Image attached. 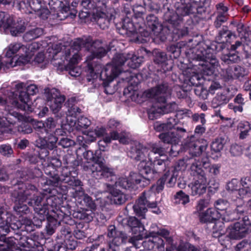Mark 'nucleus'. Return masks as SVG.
<instances>
[{
  "mask_svg": "<svg viewBox=\"0 0 251 251\" xmlns=\"http://www.w3.org/2000/svg\"><path fill=\"white\" fill-rule=\"evenodd\" d=\"M201 40V36L199 35L189 39V58L194 62L189 61V69L196 72L189 77V83L196 87L189 91H193L200 98L205 100L207 98L208 91L200 85L199 81L201 78L205 79L204 75H212L219 62L210 52V49L205 48L206 45Z\"/></svg>",
  "mask_w": 251,
  "mask_h": 251,
  "instance_id": "f257e3e1",
  "label": "nucleus"
},
{
  "mask_svg": "<svg viewBox=\"0 0 251 251\" xmlns=\"http://www.w3.org/2000/svg\"><path fill=\"white\" fill-rule=\"evenodd\" d=\"M165 150L154 145L152 150L148 149L141 144L132 146L128 156L136 161H140L138 165L139 172L148 176V180L153 179L165 169L167 157Z\"/></svg>",
  "mask_w": 251,
  "mask_h": 251,
  "instance_id": "f03ea898",
  "label": "nucleus"
},
{
  "mask_svg": "<svg viewBox=\"0 0 251 251\" xmlns=\"http://www.w3.org/2000/svg\"><path fill=\"white\" fill-rule=\"evenodd\" d=\"M143 59V57L137 56L132 53L115 54L111 63L107 64L100 74V78L104 81L105 93L112 94L108 92V86L106 85V83L113 81L121 73V67L124 63L126 62L130 68L135 69L140 66Z\"/></svg>",
  "mask_w": 251,
  "mask_h": 251,
  "instance_id": "7ed1b4c3",
  "label": "nucleus"
},
{
  "mask_svg": "<svg viewBox=\"0 0 251 251\" xmlns=\"http://www.w3.org/2000/svg\"><path fill=\"white\" fill-rule=\"evenodd\" d=\"M170 95L167 84L159 85L145 91L143 96L148 98H153L156 101L148 110L149 118L154 120L161 115L174 110L175 103L166 104V97Z\"/></svg>",
  "mask_w": 251,
  "mask_h": 251,
  "instance_id": "20e7f679",
  "label": "nucleus"
},
{
  "mask_svg": "<svg viewBox=\"0 0 251 251\" xmlns=\"http://www.w3.org/2000/svg\"><path fill=\"white\" fill-rule=\"evenodd\" d=\"M83 156L86 162L82 164V167L84 170L90 171L91 176L96 179L115 175L114 169L105 164V160L100 154H97V152L94 154L91 151H87L83 153Z\"/></svg>",
  "mask_w": 251,
  "mask_h": 251,
  "instance_id": "39448f33",
  "label": "nucleus"
},
{
  "mask_svg": "<svg viewBox=\"0 0 251 251\" xmlns=\"http://www.w3.org/2000/svg\"><path fill=\"white\" fill-rule=\"evenodd\" d=\"M166 181L165 178L163 177L160 178L156 184L153 185L150 190L142 193V196L136 201L133 206L134 211L136 215L142 218H145V213L147 211V208H154L157 206L156 202L150 201L151 198L154 196L155 193H159L163 190Z\"/></svg>",
  "mask_w": 251,
  "mask_h": 251,
  "instance_id": "423d86ee",
  "label": "nucleus"
},
{
  "mask_svg": "<svg viewBox=\"0 0 251 251\" xmlns=\"http://www.w3.org/2000/svg\"><path fill=\"white\" fill-rule=\"evenodd\" d=\"M82 40H87L88 41L86 46H83L82 48H85L88 50H89L92 53L91 56H87L86 61L88 62V76L91 78H88V81H90L91 79H95L97 77L98 75L101 73L102 71H100L101 66L100 65H96L94 67L92 64H91L90 61L93 58L96 57L100 58L104 56L107 52V50L103 47L102 43L99 40L95 41L91 43V39L90 38H79Z\"/></svg>",
  "mask_w": 251,
  "mask_h": 251,
  "instance_id": "0eeeda50",
  "label": "nucleus"
},
{
  "mask_svg": "<svg viewBox=\"0 0 251 251\" xmlns=\"http://www.w3.org/2000/svg\"><path fill=\"white\" fill-rule=\"evenodd\" d=\"M5 50V56L9 58V61H5L7 67L21 66L30 62V54L27 52V47L22 43H11Z\"/></svg>",
  "mask_w": 251,
  "mask_h": 251,
  "instance_id": "6e6552de",
  "label": "nucleus"
},
{
  "mask_svg": "<svg viewBox=\"0 0 251 251\" xmlns=\"http://www.w3.org/2000/svg\"><path fill=\"white\" fill-rule=\"evenodd\" d=\"M134 21H131L128 18L124 20L122 23L121 34H126L128 36L133 35L136 38V42L143 43L146 42L145 39L141 38V37H148L149 36V32L144 29V27L139 23L143 22L144 13L140 12L138 13H135Z\"/></svg>",
  "mask_w": 251,
  "mask_h": 251,
  "instance_id": "1a4fd4ad",
  "label": "nucleus"
},
{
  "mask_svg": "<svg viewBox=\"0 0 251 251\" xmlns=\"http://www.w3.org/2000/svg\"><path fill=\"white\" fill-rule=\"evenodd\" d=\"M73 197L76 201L81 206H85L89 209L83 210L75 213V217L86 222L91 221L96 216L95 211L96 205L92 198L87 194H85L82 188L75 190L73 193Z\"/></svg>",
  "mask_w": 251,
  "mask_h": 251,
  "instance_id": "9d476101",
  "label": "nucleus"
},
{
  "mask_svg": "<svg viewBox=\"0 0 251 251\" xmlns=\"http://www.w3.org/2000/svg\"><path fill=\"white\" fill-rule=\"evenodd\" d=\"M88 41L76 39L73 43V45L69 49L65 50V55L63 56L64 60L69 62L67 66V70L69 71L70 75L73 76H79L81 73L80 69L76 67L78 61L80 59L78 51L81 49V47L86 46Z\"/></svg>",
  "mask_w": 251,
  "mask_h": 251,
  "instance_id": "9b49d317",
  "label": "nucleus"
},
{
  "mask_svg": "<svg viewBox=\"0 0 251 251\" xmlns=\"http://www.w3.org/2000/svg\"><path fill=\"white\" fill-rule=\"evenodd\" d=\"M62 50V47L61 44L53 45L51 47L48 48L45 54L42 52L38 53L34 58L33 62L35 64L42 63L44 66L51 62L54 66H61L64 63V60H63V58H61L56 62L55 61L58 60V57L63 53L61 51Z\"/></svg>",
  "mask_w": 251,
  "mask_h": 251,
  "instance_id": "f8f14e48",
  "label": "nucleus"
},
{
  "mask_svg": "<svg viewBox=\"0 0 251 251\" xmlns=\"http://www.w3.org/2000/svg\"><path fill=\"white\" fill-rule=\"evenodd\" d=\"M45 124V133L48 135L47 137H39L36 140V146L42 149L52 150L56 147L57 138L52 134L53 130L56 126V122L52 118H48Z\"/></svg>",
  "mask_w": 251,
  "mask_h": 251,
  "instance_id": "ddd939ff",
  "label": "nucleus"
},
{
  "mask_svg": "<svg viewBox=\"0 0 251 251\" xmlns=\"http://www.w3.org/2000/svg\"><path fill=\"white\" fill-rule=\"evenodd\" d=\"M146 31L153 36V40L164 41L167 38V29L164 28L158 18L154 15H150L146 18V22L142 25Z\"/></svg>",
  "mask_w": 251,
  "mask_h": 251,
  "instance_id": "4468645a",
  "label": "nucleus"
},
{
  "mask_svg": "<svg viewBox=\"0 0 251 251\" xmlns=\"http://www.w3.org/2000/svg\"><path fill=\"white\" fill-rule=\"evenodd\" d=\"M21 117V115L18 112L15 111L11 112L9 111L7 115V117L0 118V119H6L5 121V126L2 128L3 129H5V130L1 134L4 132L15 133L16 130L24 134L31 133L32 129L30 126L27 124L22 123L20 125L15 126L16 123L19 121Z\"/></svg>",
  "mask_w": 251,
  "mask_h": 251,
  "instance_id": "2eb2a0df",
  "label": "nucleus"
},
{
  "mask_svg": "<svg viewBox=\"0 0 251 251\" xmlns=\"http://www.w3.org/2000/svg\"><path fill=\"white\" fill-rule=\"evenodd\" d=\"M227 236L231 239L239 240L251 233V221L247 216L228 227Z\"/></svg>",
  "mask_w": 251,
  "mask_h": 251,
  "instance_id": "dca6fc26",
  "label": "nucleus"
},
{
  "mask_svg": "<svg viewBox=\"0 0 251 251\" xmlns=\"http://www.w3.org/2000/svg\"><path fill=\"white\" fill-rule=\"evenodd\" d=\"M227 236L231 239L239 240L251 233V221L247 216L228 227Z\"/></svg>",
  "mask_w": 251,
  "mask_h": 251,
  "instance_id": "f3484780",
  "label": "nucleus"
},
{
  "mask_svg": "<svg viewBox=\"0 0 251 251\" xmlns=\"http://www.w3.org/2000/svg\"><path fill=\"white\" fill-rule=\"evenodd\" d=\"M27 93L24 91L20 92L18 100H14L13 104L17 106V108L27 112H32L35 105L30 100L29 95L36 94L38 89L35 84H30L26 87Z\"/></svg>",
  "mask_w": 251,
  "mask_h": 251,
  "instance_id": "a211bd4d",
  "label": "nucleus"
},
{
  "mask_svg": "<svg viewBox=\"0 0 251 251\" xmlns=\"http://www.w3.org/2000/svg\"><path fill=\"white\" fill-rule=\"evenodd\" d=\"M157 235L162 236L169 242L172 241V239L169 237V232L164 228H161L158 229L157 231L150 232L148 235H146V237H152L153 239H149L144 242L143 243V246L149 250L157 248L159 251H164V241L161 238L157 237Z\"/></svg>",
  "mask_w": 251,
  "mask_h": 251,
  "instance_id": "6ab92c4d",
  "label": "nucleus"
},
{
  "mask_svg": "<svg viewBox=\"0 0 251 251\" xmlns=\"http://www.w3.org/2000/svg\"><path fill=\"white\" fill-rule=\"evenodd\" d=\"M186 132V130L183 128L177 127L172 131L168 132L162 133L159 136L160 139L164 143L170 144L173 146L170 150V154L176 156L178 153L177 150H174V148L180 142V138Z\"/></svg>",
  "mask_w": 251,
  "mask_h": 251,
  "instance_id": "aec40b11",
  "label": "nucleus"
},
{
  "mask_svg": "<svg viewBox=\"0 0 251 251\" xmlns=\"http://www.w3.org/2000/svg\"><path fill=\"white\" fill-rule=\"evenodd\" d=\"M18 197L19 201L22 202L25 201L27 199H30V201L28 203L32 206H39L42 205L43 197L38 195L36 187L31 184L26 185L25 189L23 192L20 191Z\"/></svg>",
  "mask_w": 251,
  "mask_h": 251,
  "instance_id": "412c9836",
  "label": "nucleus"
},
{
  "mask_svg": "<svg viewBox=\"0 0 251 251\" xmlns=\"http://www.w3.org/2000/svg\"><path fill=\"white\" fill-rule=\"evenodd\" d=\"M107 236L113 238L112 242L109 244L110 249L113 251H121V246L126 243L127 237L126 235L120 231H117L113 225L108 226Z\"/></svg>",
  "mask_w": 251,
  "mask_h": 251,
  "instance_id": "4be33fe9",
  "label": "nucleus"
},
{
  "mask_svg": "<svg viewBox=\"0 0 251 251\" xmlns=\"http://www.w3.org/2000/svg\"><path fill=\"white\" fill-rule=\"evenodd\" d=\"M46 91V98L49 105L54 113H57L62 107L65 100V97L60 94V92L55 88L48 90Z\"/></svg>",
  "mask_w": 251,
  "mask_h": 251,
  "instance_id": "5701e85b",
  "label": "nucleus"
},
{
  "mask_svg": "<svg viewBox=\"0 0 251 251\" xmlns=\"http://www.w3.org/2000/svg\"><path fill=\"white\" fill-rule=\"evenodd\" d=\"M60 181L67 183L68 185L72 186L74 189L78 190L79 188H82V182L80 180L76 179L74 176H70V174L66 173V176L63 174L61 176H59L58 175H54L53 176L47 180V185L56 186L58 185Z\"/></svg>",
  "mask_w": 251,
  "mask_h": 251,
  "instance_id": "b1692460",
  "label": "nucleus"
},
{
  "mask_svg": "<svg viewBox=\"0 0 251 251\" xmlns=\"http://www.w3.org/2000/svg\"><path fill=\"white\" fill-rule=\"evenodd\" d=\"M206 0H189V18L196 25L201 20V15L205 11L204 5Z\"/></svg>",
  "mask_w": 251,
  "mask_h": 251,
  "instance_id": "393cba45",
  "label": "nucleus"
},
{
  "mask_svg": "<svg viewBox=\"0 0 251 251\" xmlns=\"http://www.w3.org/2000/svg\"><path fill=\"white\" fill-rule=\"evenodd\" d=\"M128 225L132 228V231L135 235L128 240L129 243L136 245L137 241L141 240L146 237L145 233L144 226L135 217H130L127 221Z\"/></svg>",
  "mask_w": 251,
  "mask_h": 251,
  "instance_id": "a878e982",
  "label": "nucleus"
},
{
  "mask_svg": "<svg viewBox=\"0 0 251 251\" xmlns=\"http://www.w3.org/2000/svg\"><path fill=\"white\" fill-rule=\"evenodd\" d=\"M208 142L203 139H195L194 136L189 138V155L193 157H199L205 152L208 147Z\"/></svg>",
  "mask_w": 251,
  "mask_h": 251,
  "instance_id": "bb28decb",
  "label": "nucleus"
},
{
  "mask_svg": "<svg viewBox=\"0 0 251 251\" xmlns=\"http://www.w3.org/2000/svg\"><path fill=\"white\" fill-rule=\"evenodd\" d=\"M247 213V207L242 200H239L238 204L232 212L228 211L223 218V221L227 222L237 220L245 217Z\"/></svg>",
  "mask_w": 251,
  "mask_h": 251,
  "instance_id": "cd10ccee",
  "label": "nucleus"
},
{
  "mask_svg": "<svg viewBox=\"0 0 251 251\" xmlns=\"http://www.w3.org/2000/svg\"><path fill=\"white\" fill-rule=\"evenodd\" d=\"M208 156V153H206V157L202 158L201 160L200 158L191 159L190 169L192 175H197L199 179L200 177L203 178L204 177L202 174V168L203 167L205 168H207V165L209 164Z\"/></svg>",
  "mask_w": 251,
  "mask_h": 251,
  "instance_id": "c85d7f7f",
  "label": "nucleus"
},
{
  "mask_svg": "<svg viewBox=\"0 0 251 251\" xmlns=\"http://www.w3.org/2000/svg\"><path fill=\"white\" fill-rule=\"evenodd\" d=\"M229 93V89L227 88L223 90L222 92L217 93L211 101V107L216 108L227 103L232 97Z\"/></svg>",
  "mask_w": 251,
  "mask_h": 251,
  "instance_id": "c756f323",
  "label": "nucleus"
},
{
  "mask_svg": "<svg viewBox=\"0 0 251 251\" xmlns=\"http://www.w3.org/2000/svg\"><path fill=\"white\" fill-rule=\"evenodd\" d=\"M13 17L9 14L0 12V30L8 34L14 23Z\"/></svg>",
  "mask_w": 251,
  "mask_h": 251,
  "instance_id": "7c9ffc66",
  "label": "nucleus"
},
{
  "mask_svg": "<svg viewBox=\"0 0 251 251\" xmlns=\"http://www.w3.org/2000/svg\"><path fill=\"white\" fill-rule=\"evenodd\" d=\"M220 217L218 211L213 208H208L200 214V220L201 223H215Z\"/></svg>",
  "mask_w": 251,
  "mask_h": 251,
  "instance_id": "2f4dec72",
  "label": "nucleus"
},
{
  "mask_svg": "<svg viewBox=\"0 0 251 251\" xmlns=\"http://www.w3.org/2000/svg\"><path fill=\"white\" fill-rule=\"evenodd\" d=\"M206 180L204 177H201V182L199 180H196L191 187L192 195H200L205 193L206 190Z\"/></svg>",
  "mask_w": 251,
  "mask_h": 251,
  "instance_id": "473e14b6",
  "label": "nucleus"
},
{
  "mask_svg": "<svg viewBox=\"0 0 251 251\" xmlns=\"http://www.w3.org/2000/svg\"><path fill=\"white\" fill-rule=\"evenodd\" d=\"M111 140H119V142L122 144H126L128 141V139L125 134L123 133L119 134L116 131L111 132L110 136H105L103 141L105 143L108 144L111 142Z\"/></svg>",
  "mask_w": 251,
  "mask_h": 251,
  "instance_id": "72a5a7b5",
  "label": "nucleus"
},
{
  "mask_svg": "<svg viewBox=\"0 0 251 251\" xmlns=\"http://www.w3.org/2000/svg\"><path fill=\"white\" fill-rule=\"evenodd\" d=\"M140 173L141 174L134 172L130 173L129 177L130 179V181L133 182L132 188L135 185L141 184L142 182H145V181L149 182L150 180H148V176L147 175H142L140 172Z\"/></svg>",
  "mask_w": 251,
  "mask_h": 251,
  "instance_id": "f704fd0d",
  "label": "nucleus"
},
{
  "mask_svg": "<svg viewBox=\"0 0 251 251\" xmlns=\"http://www.w3.org/2000/svg\"><path fill=\"white\" fill-rule=\"evenodd\" d=\"M126 196L120 191L113 190L111 192V201L115 204L121 205L125 203L126 200Z\"/></svg>",
  "mask_w": 251,
  "mask_h": 251,
  "instance_id": "c9c22d12",
  "label": "nucleus"
},
{
  "mask_svg": "<svg viewBox=\"0 0 251 251\" xmlns=\"http://www.w3.org/2000/svg\"><path fill=\"white\" fill-rule=\"evenodd\" d=\"M222 61L226 64H231L238 63L240 58L237 53H231L223 54L221 56Z\"/></svg>",
  "mask_w": 251,
  "mask_h": 251,
  "instance_id": "e433bc0d",
  "label": "nucleus"
},
{
  "mask_svg": "<svg viewBox=\"0 0 251 251\" xmlns=\"http://www.w3.org/2000/svg\"><path fill=\"white\" fill-rule=\"evenodd\" d=\"M43 33L41 28H36L26 32L23 36V39L26 42H29L39 37Z\"/></svg>",
  "mask_w": 251,
  "mask_h": 251,
  "instance_id": "4c0bfd02",
  "label": "nucleus"
},
{
  "mask_svg": "<svg viewBox=\"0 0 251 251\" xmlns=\"http://www.w3.org/2000/svg\"><path fill=\"white\" fill-rule=\"evenodd\" d=\"M180 80L182 81V84L179 86V93L180 95L178 94V97H181L182 98L186 97L187 95L188 91V76H185V74L183 73L179 76Z\"/></svg>",
  "mask_w": 251,
  "mask_h": 251,
  "instance_id": "58836bf2",
  "label": "nucleus"
},
{
  "mask_svg": "<svg viewBox=\"0 0 251 251\" xmlns=\"http://www.w3.org/2000/svg\"><path fill=\"white\" fill-rule=\"evenodd\" d=\"M70 122L72 124L74 122V125L78 130H80L81 128H87L91 125V121L84 117H81L78 118L77 123H76L75 120L73 119H70Z\"/></svg>",
  "mask_w": 251,
  "mask_h": 251,
  "instance_id": "ea45409f",
  "label": "nucleus"
},
{
  "mask_svg": "<svg viewBox=\"0 0 251 251\" xmlns=\"http://www.w3.org/2000/svg\"><path fill=\"white\" fill-rule=\"evenodd\" d=\"M225 145V140L223 138H218L212 142L211 150L215 153H219L223 150Z\"/></svg>",
  "mask_w": 251,
  "mask_h": 251,
  "instance_id": "a19ab883",
  "label": "nucleus"
},
{
  "mask_svg": "<svg viewBox=\"0 0 251 251\" xmlns=\"http://www.w3.org/2000/svg\"><path fill=\"white\" fill-rule=\"evenodd\" d=\"M25 27L24 23H14L9 33L13 36H18L21 33L25 31Z\"/></svg>",
  "mask_w": 251,
  "mask_h": 251,
  "instance_id": "79ce46f5",
  "label": "nucleus"
},
{
  "mask_svg": "<svg viewBox=\"0 0 251 251\" xmlns=\"http://www.w3.org/2000/svg\"><path fill=\"white\" fill-rule=\"evenodd\" d=\"M61 163L60 161L57 158H52L50 161V163L47 166V167L45 168L44 171L45 173L49 176V177L48 178L47 180H48L49 178H50L51 176H53L54 175H56L54 173H51V172L48 171V168H52L53 170H55L56 168L58 167L61 166Z\"/></svg>",
  "mask_w": 251,
  "mask_h": 251,
  "instance_id": "37998d69",
  "label": "nucleus"
},
{
  "mask_svg": "<svg viewBox=\"0 0 251 251\" xmlns=\"http://www.w3.org/2000/svg\"><path fill=\"white\" fill-rule=\"evenodd\" d=\"M81 112L80 109L77 106L73 105L68 107L67 112L66 113V118L68 121H70L72 118L76 119L77 115Z\"/></svg>",
  "mask_w": 251,
  "mask_h": 251,
  "instance_id": "c03bdc74",
  "label": "nucleus"
},
{
  "mask_svg": "<svg viewBox=\"0 0 251 251\" xmlns=\"http://www.w3.org/2000/svg\"><path fill=\"white\" fill-rule=\"evenodd\" d=\"M231 36V33L230 31L227 29H223L219 31L215 39L217 42L225 43L228 41Z\"/></svg>",
  "mask_w": 251,
  "mask_h": 251,
  "instance_id": "a18cd8bd",
  "label": "nucleus"
},
{
  "mask_svg": "<svg viewBox=\"0 0 251 251\" xmlns=\"http://www.w3.org/2000/svg\"><path fill=\"white\" fill-rule=\"evenodd\" d=\"M112 19V16L108 18L105 14L102 13L97 19V23L100 27L103 29L108 27L110 21Z\"/></svg>",
  "mask_w": 251,
  "mask_h": 251,
  "instance_id": "49530a36",
  "label": "nucleus"
},
{
  "mask_svg": "<svg viewBox=\"0 0 251 251\" xmlns=\"http://www.w3.org/2000/svg\"><path fill=\"white\" fill-rule=\"evenodd\" d=\"M132 183L130 181L129 176L128 177L119 178L116 182L117 186L121 187L125 189L132 188Z\"/></svg>",
  "mask_w": 251,
  "mask_h": 251,
  "instance_id": "de8ad7c7",
  "label": "nucleus"
},
{
  "mask_svg": "<svg viewBox=\"0 0 251 251\" xmlns=\"http://www.w3.org/2000/svg\"><path fill=\"white\" fill-rule=\"evenodd\" d=\"M168 52L172 59L177 58L180 55L179 48L176 44L171 45L167 48Z\"/></svg>",
  "mask_w": 251,
  "mask_h": 251,
  "instance_id": "09e8293b",
  "label": "nucleus"
},
{
  "mask_svg": "<svg viewBox=\"0 0 251 251\" xmlns=\"http://www.w3.org/2000/svg\"><path fill=\"white\" fill-rule=\"evenodd\" d=\"M176 202L181 203L185 205L188 202V196L184 194L182 191L177 192L175 196Z\"/></svg>",
  "mask_w": 251,
  "mask_h": 251,
  "instance_id": "8fccbe9b",
  "label": "nucleus"
},
{
  "mask_svg": "<svg viewBox=\"0 0 251 251\" xmlns=\"http://www.w3.org/2000/svg\"><path fill=\"white\" fill-rule=\"evenodd\" d=\"M14 100H18V99L15 97L14 93H11L8 99L6 100L0 97V105L7 106L8 107L10 104H11V106L17 108V106L12 103Z\"/></svg>",
  "mask_w": 251,
  "mask_h": 251,
  "instance_id": "3c124183",
  "label": "nucleus"
},
{
  "mask_svg": "<svg viewBox=\"0 0 251 251\" xmlns=\"http://www.w3.org/2000/svg\"><path fill=\"white\" fill-rule=\"evenodd\" d=\"M233 73L234 78L238 79L243 78L248 74V71L246 69L240 66H235Z\"/></svg>",
  "mask_w": 251,
  "mask_h": 251,
  "instance_id": "603ef678",
  "label": "nucleus"
},
{
  "mask_svg": "<svg viewBox=\"0 0 251 251\" xmlns=\"http://www.w3.org/2000/svg\"><path fill=\"white\" fill-rule=\"evenodd\" d=\"M240 186V184L239 180L236 178H233L227 183L226 189L227 191L233 192L235 194Z\"/></svg>",
  "mask_w": 251,
  "mask_h": 251,
  "instance_id": "864d4df0",
  "label": "nucleus"
},
{
  "mask_svg": "<svg viewBox=\"0 0 251 251\" xmlns=\"http://www.w3.org/2000/svg\"><path fill=\"white\" fill-rule=\"evenodd\" d=\"M221 165L220 164H214L208 166V172L213 177L217 176L220 173Z\"/></svg>",
  "mask_w": 251,
  "mask_h": 251,
  "instance_id": "5fc2aeb1",
  "label": "nucleus"
},
{
  "mask_svg": "<svg viewBox=\"0 0 251 251\" xmlns=\"http://www.w3.org/2000/svg\"><path fill=\"white\" fill-rule=\"evenodd\" d=\"M228 201L223 199H218L214 203V206L217 210H225L228 207Z\"/></svg>",
  "mask_w": 251,
  "mask_h": 251,
  "instance_id": "6e6d98bb",
  "label": "nucleus"
},
{
  "mask_svg": "<svg viewBox=\"0 0 251 251\" xmlns=\"http://www.w3.org/2000/svg\"><path fill=\"white\" fill-rule=\"evenodd\" d=\"M235 194H238V198L239 200H242V199L244 198L249 197L251 196V189L244 188L243 187L242 188L239 187Z\"/></svg>",
  "mask_w": 251,
  "mask_h": 251,
  "instance_id": "4d7b16f0",
  "label": "nucleus"
},
{
  "mask_svg": "<svg viewBox=\"0 0 251 251\" xmlns=\"http://www.w3.org/2000/svg\"><path fill=\"white\" fill-rule=\"evenodd\" d=\"M0 153L3 156L9 157L13 153L11 146L9 144H3L0 146Z\"/></svg>",
  "mask_w": 251,
  "mask_h": 251,
  "instance_id": "13d9d810",
  "label": "nucleus"
},
{
  "mask_svg": "<svg viewBox=\"0 0 251 251\" xmlns=\"http://www.w3.org/2000/svg\"><path fill=\"white\" fill-rule=\"evenodd\" d=\"M178 122V119L175 116L174 117L168 118L167 123L165 124L162 125V127L166 129L175 128V126L177 124Z\"/></svg>",
  "mask_w": 251,
  "mask_h": 251,
  "instance_id": "bf43d9fd",
  "label": "nucleus"
},
{
  "mask_svg": "<svg viewBox=\"0 0 251 251\" xmlns=\"http://www.w3.org/2000/svg\"><path fill=\"white\" fill-rule=\"evenodd\" d=\"M34 127L39 135V137H42L41 136L44 135L46 130L44 123L42 121L35 122L34 124Z\"/></svg>",
  "mask_w": 251,
  "mask_h": 251,
  "instance_id": "052dcab7",
  "label": "nucleus"
},
{
  "mask_svg": "<svg viewBox=\"0 0 251 251\" xmlns=\"http://www.w3.org/2000/svg\"><path fill=\"white\" fill-rule=\"evenodd\" d=\"M217 8V14L220 15H223L228 17V10L227 7L225 6L223 3H219L216 5Z\"/></svg>",
  "mask_w": 251,
  "mask_h": 251,
  "instance_id": "680f3d73",
  "label": "nucleus"
},
{
  "mask_svg": "<svg viewBox=\"0 0 251 251\" xmlns=\"http://www.w3.org/2000/svg\"><path fill=\"white\" fill-rule=\"evenodd\" d=\"M75 144L74 141L68 138H62L59 141L58 145L63 148H67Z\"/></svg>",
  "mask_w": 251,
  "mask_h": 251,
  "instance_id": "e2e57ef3",
  "label": "nucleus"
},
{
  "mask_svg": "<svg viewBox=\"0 0 251 251\" xmlns=\"http://www.w3.org/2000/svg\"><path fill=\"white\" fill-rule=\"evenodd\" d=\"M210 202V196L207 195L206 198L200 200L197 205V209L199 211L203 210L204 208L208 206Z\"/></svg>",
  "mask_w": 251,
  "mask_h": 251,
  "instance_id": "0e129e2a",
  "label": "nucleus"
},
{
  "mask_svg": "<svg viewBox=\"0 0 251 251\" xmlns=\"http://www.w3.org/2000/svg\"><path fill=\"white\" fill-rule=\"evenodd\" d=\"M230 152L233 156H239L242 154V148L237 144H233L231 146Z\"/></svg>",
  "mask_w": 251,
  "mask_h": 251,
  "instance_id": "69168bd1",
  "label": "nucleus"
},
{
  "mask_svg": "<svg viewBox=\"0 0 251 251\" xmlns=\"http://www.w3.org/2000/svg\"><path fill=\"white\" fill-rule=\"evenodd\" d=\"M155 54L154 61L157 64L163 63L167 60V55L164 52L157 51L155 52Z\"/></svg>",
  "mask_w": 251,
  "mask_h": 251,
  "instance_id": "338daca9",
  "label": "nucleus"
},
{
  "mask_svg": "<svg viewBox=\"0 0 251 251\" xmlns=\"http://www.w3.org/2000/svg\"><path fill=\"white\" fill-rule=\"evenodd\" d=\"M240 184L242 187L251 189V177L249 176L242 178Z\"/></svg>",
  "mask_w": 251,
  "mask_h": 251,
  "instance_id": "774afa93",
  "label": "nucleus"
}]
</instances>
